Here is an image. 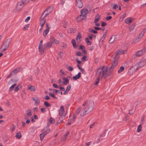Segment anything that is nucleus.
<instances>
[{
    "label": "nucleus",
    "instance_id": "nucleus-1",
    "mask_svg": "<svg viewBox=\"0 0 146 146\" xmlns=\"http://www.w3.org/2000/svg\"><path fill=\"white\" fill-rule=\"evenodd\" d=\"M82 106L84 107L81 111V115L82 116L89 113L93 110L94 106V102L92 100L85 101Z\"/></svg>",
    "mask_w": 146,
    "mask_h": 146
},
{
    "label": "nucleus",
    "instance_id": "nucleus-2",
    "mask_svg": "<svg viewBox=\"0 0 146 146\" xmlns=\"http://www.w3.org/2000/svg\"><path fill=\"white\" fill-rule=\"evenodd\" d=\"M108 71V68L105 66H101L99 68L96 73V76L98 77L102 78H105L107 76H110L111 74V71Z\"/></svg>",
    "mask_w": 146,
    "mask_h": 146
},
{
    "label": "nucleus",
    "instance_id": "nucleus-3",
    "mask_svg": "<svg viewBox=\"0 0 146 146\" xmlns=\"http://www.w3.org/2000/svg\"><path fill=\"white\" fill-rule=\"evenodd\" d=\"M25 4V3L23 1L18 2L14 10V12L15 13L19 12L23 8Z\"/></svg>",
    "mask_w": 146,
    "mask_h": 146
},
{
    "label": "nucleus",
    "instance_id": "nucleus-4",
    "mask_svg": "<svg viewBox=\"0 0 146 146\" xmlns=\"http://www.w3.org/2000/svg\"><path fill=\"white\" fill-rule=\"evenodd\" d=\"M22 69V68L21 67H19L13 70L10 72L9 74L7 76V78L8 79L14 76L18 72H19Z\"/></svg>",
    "mask_w": 146,
    "mask_h": 146
},
{
    "label": "nucleus",
    "instance_id": "nucleus-5",
    "mask_svg": "<svg viewBox=\"0 0 146 146\" xmlns=\"http://www.w3.org/2000/svg\"><path fill=\"white\" fill-rule=\"evenodd\" d=\"M52 44L51 42H47L45 43L43 46L41 47V54H43L44 51L47 48H50L52 47Z\"/></svg>",
    "mask_w": 146,
    "mask_h": 146
},
{
    "label": "nucleus",
    "instance_id": "nucleus-6",
    "mask_svg": "<svg viewBox=\"0 0 146 146\" xmlns=\"http://www.w3.org/2000/svg\"><path fill=\"white\" fill-rule=\"evenodd\" d=\"M145 49L144 48L137 51L135 54L133 55V58L135 59L137 57L141 56L143 54V51L145 52Z\"/></svg>",
    "mask_w": 146,
    "mask_h": 146
},
{
    "label": "nucleus",
    "instance_id": "nucleus-7",
    "mask_svg": "<svg viewBox=\"0 0 146 146\" xmlns=\"http://www.w3.org/2000/svg\"><path fill=\"white\" fill-rule=\"evenodd\" d=\"M9 42H8L7 40L6 42L3 43V45L0 48V49H1V51L3 52L5 51L9 47Z\"/></svg>",
    "mask_w": 146,
    "mask_h": 146
},
{
    "label": "nucleus",
    "instance_id": "nucleus-8",
    "mask_svg": "<svg viewBox=\"0 0 146 146\" xmlns=\"http://www.w3.org/2000/svg\"><path fill=\"white\" fill-rule=\"evenodd\" d=\"M146 60L145 59L141 60L135 66L136 68H138V70L139 68H141L144 66Z\"/></svg>",
    "mask_w": 146,
    "mask_h": 146
},
{
    "label": "nucleus",
    "instance_id": "nucleus-9",
    "mask_svg": "<svg viewBox=\"0 0 146 146\" xmlns=\"http://www.w3.org/2000/svg\"><path fill=\"white\" fill-rule=\"evenodd\" d=\"M135 27V25L133 24L128 27V29L131 34H133L136 32V29Z\"/></svg>",
    "mask_w": 146,
    "mask_h": 146
},
{
    "label": "nucleus",
    "instance_id": "nucleus-10",
    "mask_svg": "<svg viewBox=\"0 0 146 146\" xmlns=\"http://www.w3.org/2000/svg\"><path fill=\"white\" fill-rule=\"evenodd\" d=\"M138 70V68H136L134 65L133 67L130 68L128 71V73L129 75H132Z\"/></svg>",
    "mask_w": 146,
    "mask_h": 146
},
{
    "label": "nucleus",
    "instance_id": "nucleus-11",
    "mask_svg": "<svg viewBox=\"0 0 146 146\" xmlns=\"http://www.w3.org/2000/svg\"><path fill=\"white\" fill-rule=\"evenodd\" d=\"M88 12V10L87 9H83L81 11L80 13L81 15H82V19H85L86 18V16L87 15Z\"/></svg>",
    "mask_w": 146,
    "mask_h": 146
},
{
    "label": "nucleus",
    "instance_id": "nucleus-12",
    "mask_svg": "<svg viewBox=\"0 0 146 146\" xmlns=\"http://www.w3.org/2000/svg\"><path fill=\"white\" fill-rule=\"evenodd\" d=\"M117 61L116 60H114L113 62L112 63V65L111 67L109 69V71L111 72V74L113 72V69L115 68L117 66Z\"/></svg>",
    "mask_w": 146,
    "mask_h": 146
},
{
    "label": "nucleus",
    "instance_id": "nucleus-13",
    "mask_svg": "<svg viewBox=\"0 0 146 146\" xmlns=\"http://www.w3.org/2000/svg\"><path fill=\"white\" fill-rule=\"evenodd\" d=\"M143 35L144 34H143L141 32L137 36V37L136 38V39L132 42V43L133 44L138 41L143 37Z\"/></svg>",
    "mask_w": 146,
    "mask_h": 146
},
{
    "label": "nucleus",
    "instance_id": "nucleus-14",
    "mask_svg": "<svg viewBox=\"0 0 146 146\" xmlns=\"http://www.w3.org/2000/svg\"><path fill=\"white\" fill-rule=\"evenodd\" d=\"M76 6L79 8H82L83 4L81 0H76Z\"/></svg>",
    "mask_w": 146,
    "mask_h": 146
},
{
    "label": "nucleus",
    "instance_id": "nucleus-15",
    "mask_svg": "<svg viewBox=\"0 0 146 146\" xmlns=\"http://www.w3.org/2000/svg\"><path fill=\"white\" fill-rule=\"evenodd\" d=\"M48 26L49 25L48 23H46V29L43 32V35L44 37L46 36L49 31L50 27H49Z\"/></svg>",
    "mask_w": 146,
    "mask_h": 146
},
{
    "label": "nucleus",
    "instance_id": "nucleus-16",
    "mask_svg": "<svg viewBox=\"0 0 146 146\" xmlns=\"http://www.w3.org/2000/svg\"><path fill=\"white\" fill-rule=\"evenodd\" d=\"M117 36L115 35H112L110 38V40L109 41V43L112 44L113 43V41L116 38Z\"/></svg>",
    "mask_w": 146,
    "mask_h": 146
},
{
    "label": "nucleus",
    "instance_id": "nucleus-17",
    "mask_svg": "<svg viewBox=\"0 0 146 146\" xmlns=\"http://www.w3.org/2000/svg\"><path fill=\"white\" fill-rule=\"evenodd\" d=\"M51 42L52 44L54 42L56 44H59V41L56 40L53 36H51L50 37Z\"/></svg>",
    "mask_w": 146,
    "mask_h": 146
},
{
    "label": "nucleus",
    "instance_id": "nucleus-18",
    "mask_svg": "<svg viewBox=\"0 0 146 146\" xmlns=\"http://www.w3.org/2000/svg\"><path fill=\"white\" fill-rule=\"evenodd\" d=\"M133 21V18H128L125 20V23L126 24L131 23Z\"/></svg>",
    "mask_w": 146,
    "mask_h": 146
},
{
    "label": "nucleus",
    "instance_id": "nucleus-19",
    "mask_svg": "<svg viewBox=\"0 0 146 146\" xmlns=\"http://www.w3.org/2000/svg\"><path fill=\"white\" fill-rule=\"evenodd\" d=\"M59 111V115L62 116L64 112V108L63 106H61Z\"/></svg>",
    "mask_w": 146,
    "mask_h": 146
},
{
    "label": "nucleus",
    "instance_id": "nucleus-20",
    "mask_svg": "<svg viewBox=\"0 0 146 146\" xmlns=\"http://www.w3.org/2000/svg\"><path fill=\"white\" fill-rule=\"evenodd\" d=\"M82 39V36L81 34L80 33H79L76 37V40L77 42H79Z\"/></svg>",
    "mask_w": 146,
    "mask_h": 146
},
{
    "label": "nucleus",
    "instance_id": "nucleus-21",
    "mask_svg": "<svg viewBox=\"0 0 146 146\" xmlns=\"http://www.w3.org/2000/svg\"><path fill=\"white\" fill-rule=\"evenodd\" d=\"M33 101H35V104L36 106L38 105L40 103V100L39 99L37 98L34 97L33 98Z\"/></svg>",
    "mask_w": 146,
    "mask_h": 146
},
{
    "label": "nucleus",
    "instance_id": "nucleus-22",
    "mask_svg": "<svg viewBox=\"0 0 146 146\" xmlns=\"http://www.w3.org/2000/svg\"><path fill=\"white\" fill-rule=\"evenodd\" d=\"M28 90H30L31 91L34 92L35 90V88L34 86H29L27 87Z\"/></svg>",
    "mask_w": 146,
    "mask_h": 146
},
{
    "label": "nucleus",
    "instance_id": "nucleus-23",
    "mask_svg": "<svg viewBox=\"0 0 146 146\" xmlns=\"http://www.w3.org/2000/svg\"><path fill=\"white\" fill-rule=\"evenodd\" d=\"M100 19V17L99 14H97L96 16L95 20L94 21V23H96L98 22Z\"/></svg>",
    "mask_w": 146,
    "mask_h": 146
},
{
    "label": "nucleus",
    "instance_id": "nucleus-24",
    "mask_svg": "<svg viewBox=\"0 0 146 146\" xmlns=\"http://www.w3.org/2000/svg\"><path fill=\"white\" fill-rule=\"evenodd\" d=\"M81 73L79 72L78 74L73 77V79L74 80H77L81 76Z\"/></svg>",
    "mask_w": 146,
    "mask_h": 146
},
{
    "label": "nucleus",
    "instance_id": "nucleus-25",
    "mask_svg": "<svg viewBox=\"0 0 146 146\" xmlns=\"http://www.w3.org/2000/svg\"><path fill=\"white\" fill-rule=\"evenodd\" d=\"M62 79L64 81L62 82L63 84L67 85L69 83V81L67 78L65 77H64L62 78Z\"/></svg>",
    "mask_w": 146,
    "mask_h": 146
},
{
    "label": "nucleus",
    "instance_id": "nucleus-26",
    "mask_svg": "<svg viewBox=\"0 0 146 146\" xmlns=\"http://www.w3.org/2000/svg\"><path fill=\"white\" fill-rule=\"evenodd\" d=\"M52 11V10L50 8H48L43 12V14H44L45 13H48L49 15Z\"/></svg>",
    "mask_w": 146,
    "mask_h": 146
},
{
    "label": "nucleus",
    "instance_id": "nucleus-27",
    "mask_svg": "<svg viewBox=\"0 0 146 146\" xmlns=\"http://www.w3.org/2000/svg\"><path fill=\"white\" fill-rule=\"evenodd\" d=\"M48 13H45L44 14H43V12L42 13L40 18V19H44V18L46 17L47 15H48Z\"/></svg>",
    "mask_w": 146,
    "mask_h": 146
},
{
    "label": "nucleus",
    "instance_id": "nucleus-28",
    "mask_svg": "<svg viewBox=\"0 0 146 146\" xmlns=\"http://www.w3.org/2000/svg\"><path fill=\"white\" fill-rule=\"evenodd\" d=\"M65 68L70 71H72L73 70V68L70 66H68V65H66L65 66Z\"/></svg>",
    "mask_w": 146,
    "mask_h": 146
},
{
    "label": "nucleus",
    "instance_id": "nucleus-29",
    "mask_svg": "<svg viewBox=\"0 0 146 146\" xmlns=\"http://www.w3.org/2000/svg\"><path fill=\"white\" fill-rule=\"evenodd\" d=\"M69 134V132L68 131L67 132V133L64 135V137L61 139V141H64L66 140L67 138V136Z\"/></svg>",
    "mask_w": 146,
    "mask_h": 146
},
{
    "label": "nucleus",
    "instance_id": "nucleus-30",
    "mask_svg": "<svg viewBox=\"0 0 146 146\" xmlns=\"http://www.w3.org/2000/svg\"><path fill=\"white\" fill-rule=\"evenodd\" d=\"M39 20L40 21V25H41V27H42L43 25L45 22L46 19H40V18Z\"/></svg>",
    "mask_w": 146,
    "mask_h": 146
},
{
    "label": "nucleus",
    "instance_id": "nucleus-31",
    "mask_svg": "<svg viewBox=\"0 0 146 146\" xmlns=\"http://www.w3.org/2000/svg\"><path fill=\"white\" fill-rule=\"evenodd\" d=\"M43 130H44L43 132L46 133V135L50 131V129L48 127L44 128Z\"/></svg>",
    "mask_w": 146,
    "mask_h": 146
},
{
    "label": "nucleus",
    "instance_id": "nucleus-32",
    "mask_svg": "<svg viewBox=\"0 0 146 146\" xmlns=\"http://www.w3.org/2000/svg\"><path fill=\"white\" fill-rule=\"evenodd\" d=\"M68 31L70 33H74L76 31V29L75 28H70L69 29H68Z\"/></svg>",
    "mask_w": 146,
    "mask_h": 146
},
{
    "label": "nucleus",
    "instance_id": "nucleus-33",
    "mask_svg": "<svg viewBox=\"0 0 146 146\" xmlns=\"http://www.w3.org/2000/svg\"><path fill=\"white\" fill-rule=\"evenodd\" d=\"M72 43L73 45V47L75 48H77V46L76 44L75 40L74 39H73L72 41Z\"/></svg>",
    "mask_w": 146,
    "mask_h": 146
},
{
    "label": "nucleus",
    "instance_id": "nucleus-34",
    "mask_svg": "<svg viewBox=\"0 0 146 146\" xmlns=\"http://www.w3.org/2000/svg\"><path fill=\"white\" fill-rule=\"evenodd\" d=\"M31 110L30 109H28L26 111L27 114V116L29 117L32 115V114L31 113Z\"/></svg>",
    "mask_w": 146,
    "mask_h": 146
},
{
    "label": "nucleus",
    "instance_id": "nucleus-35",
    "mask_svg": "<svg viewBox=\"0 0 146 146\" xmlns=\"http://www.w3.org/2000/svg\"><path fill=\"white\" fill-rule=\"evenodd\" d=\"M111 7H112L113 10H115L117 9L118 7V6L117 4H112L111 5Z\"/></svg>",
    "mask_w": 146,
    "mask_h": 146
},
{
    "label": "nucleus",
    "instance_id": "nucleus-36",
    "mask_svg": "<svg viewBox=\"0 0 146 146\" xmlns=\"http://www.w3.org/2000/svg\"><path fill=\"white\" fill-rule=\"evenodd\" d=\"M43 41L42 40H41L40 42L39 45L38 46V49L39 50V52L41 53V46H42V43Z\"/></svg>",
    "mask_w": 146,
    "mask_h": 146
},
{
    "label": "nucleus",
    "instance_id": "nucleus-37",
    "mask_svg": "<svg viewBox=\"0 0 146 146\" xmlns=\"http://www.w3.org/2000/svg\"><path fill=\"white\" fill-rule=\"evenodd\" d=\"M46 135V133H44L43 132L41 133L40 135V139L41 140H42L43 139L44 137Z\"/></svg>",
    "mask_w": 146,
    "mask_h": 146
},
{
    "label": "nucleus",
    "instance_id": "nucleus-38",
    "mask_svg": "<svg viewBox=\"0 0 146 146\" xmlns=\"http://www.w3.org/2000/svg\"><path fill=\"white\" fill-rule=\"evenodd\" d=\"M63 120V118L62 117H61L59 118L58 121L56 122V125L59 124L61 123Z\"/></svg>",
    "mask_w": 146,
    "mask_h": 146
},
{
    "label": "nucleus",
    "instance_id": "nucleus-39",
    "mask_svg": "<svg viewBox=\"0 0 146 146\" xmlns=\"http://www.w3.org/2000/svg\"><path fill=\"white\" fill-rule=\"evenodd\" d=\"M124 67L123 66H121L119 68L118 71V72L120 73L124 71Z\"/></svg>",
    "mask_w": 146,
    "mask_h": 146
},
{
    "label": "nucleus",
    "instance_id": "nucleus-40",
    "mask_svg": "<svg viewBox=\"0 0 146 146\" xmlns=\"http://www.w3.org/2000/svg\"><path fill=\"white\" fill-rule=\"evenodd\" d=\"M17 84L15 83L13 84L10 87L9 89V91L10 92L12 91L13 89V88L16 86Z\"/></svg>",
    "mask_w": 146,
    "mask_h": 146
},
{
    "label": "nucleus",
    "instance_id": "nucleus-41",
    "mask_svg": "<svg viewBox=\"0 0 146 146\" xmlns=\"http://www.w3.org/2000/svg\"><path fill=\"white\" fill-rule=\"evenodd\" d=\"M88 31L90 32H91L94 34H97L98 33L97 31L90 28L88 29Z\"/></svg>",
    "mask_w": 146,
    "mask_h": 146
},
{
    "label": "nucleus",
    "instance_id": "nucleus-42",
    "mask_svg": "<svg viewBox=\"0 0 146 146\" xmlns=\"http://www.w3.org/2000/svg\"><path fill=\"white\" fill-rule=\"evenodd\" d=\"M21 134L19 132L17 133L15 135L16 137L19 139L21 137Z\"/></svg>",
    "mask_w": 146,
    "mask_h": 146
},
{
    "label": "nucleus",
    "instance_id": "nucleus-43",
    "mask_svg": "<svg viewBox=\"0 0 146 146\" xmlns=\"http://www.w3.org/2000/svg\"><path fill=\"white\" fill-rule=\"evenodd\" d=\"M126 16V14L125 13H124L120 17V20L121 21L123 20L124 19L125 17Z\"/></svg>",
    "mask_w": 146,
    "mask_h": 146
},
{
    "label": "nucleus",
    "instance_id": "nucleus-44",
    "mask_svg": "<svg viewBox=\"0 0 146 146\" xmlns=\"http://www.w3.org/2000/svg\"><path fill=\"white\" fill-rule=\"evenodd\" d=\"M85 41L87 43V45H90L92 43L90 42L89 39L88 38H85Z\"/></svg>",
    "mask_w": 146,
    "mask_h": 146
},
{
    "label": "nucleus",
    "instance_id": "nucleus-45",
    "mask_svg": "<svg viewBox=\"0 0 146 146\" xmlns=\"http://www.w3.org/2000/svg\"><path fill=\"white\" fill-rule=\"evenodd\" d=\"M44 105L47 107H50L51 106L50 104L46 101L44 102Z\"/></svg>",
    "mask_w": 146,
    "mask_h": 146
},
{
    "label": "nucleus",
    "instance_id": "nucleus-46",
    "mask_svg": "<svg viewBox=\"0 0 146 146\" xmlns=\"http://www.w3.org/2000/svg\"><path fill=\"white\" fill-rule=\"evenodd\" d=\"M50 119H49V123L51 124H52L54 123L55 121V120L52 117H50Z\"/></svg>",
    "mask_w": 146,
    "mask_h": 146
},
{
    "label": "nucleus",
    "instance_id": "nucleus-47",
    "mask_svg": "<svg viewBox=\"0 0 146 146\" xmlns=\"http://www.w3.org/2000/svg\"><path fill=\"white\" fill-rule=\"evenodd\" d=\"M119 52V51H116L115 53V55H114L113 58H115L116 57L119 55H120Z\"/></svg>",
    "mask_w": 146,
    "mask_h": 146
},
{
    "label": "nucleus",
    "instance_id": "nucleus-48",
    "mask_svg": "<svg viewBox=\"0 0 146 146\" xmlns=\"http://www.w3.org/2000/svg\"><path fill=\"white\" fill-rule=\"evenodd\" d=\"M118 51L119 52V53L120 54H125L127 52V51L126 50H119Z\"/></svg>",
    "mask_w": 146,
    "mask_h": 146
},
{
    "label": "nucleus",
    "instance_id": "nucleus-49",
    "mask_svg": "<svg viewBox=\"0 0 146 146\" xmlns=\"http://www.w3.org/2000/svg\"><path fill=\"white\" fill-rule=\"evenodd\" d=\"M49 95L50 96L52 97L53 99H56L57 98L54 96V95L53 94H52V93H49Z\"/></svg>",
    "mask_w": 146,
    "mask_h": 146
},
{
    "label": "nucleus",
    "instance_id": "nucleus-50",
    "mask_svg": "<svg viewBox=\"0 0 146 146\" xmlns=\"http://www.w3.org/2000/svg\"><path fill=\"white\" fill-rule=\"evenodd\" d=\"M100 78L98 77V78H97L96 80L95 81V85H97L98 84V83L99 82V80H100Z\"/></svg>",
    "mask_w": 146,
    "mask_h": 146
},
{
    "label": "nucleus",
    "instance_id": "nucleus-51",
    "mask_svg": "<svg viewBox=\"0 0 146 146\" xmlns=\"http://www.w3.org/2000/svg\"><path fill=\"white\" fill-rule=\"evenodd\" d=\"M141 129V125H139L137 128V131L138 132H139Z\"/></svg>",
    "mask_w": 146,
    "mask_h": 146
},
{
    "label": "nucleus",
    "instance_id": "nucleus-52",
    "mask_svg": "<svg viewBox=\"0 0 146 146\" xmlns=\"http://www.w3.org/2000/svg\"><path fill=\"white\" fill-rule=\"evenodd\" d=\"M82 15H81H81L78 16L77 17V19L79 21H80L83 19H82Z\"/></svg>",
    "mask_w": 146,
    "mask_h": 146
},
{
    "label": "nucleus",
    "instance_id": "nucleus-53",
    "mask_svg": "<svg viewBox=\"0 0 146 146\" xmlns=\"http://www.w3.org/2000/svg\"><path fill=\"white\" fill-rule=\"evenodd\" d=\"M106 130H105L103 133L101 134L100 136V137H104L106 134Z\"/></svg>",
    "mask_w": 146,
    "mask_h": 146
},
{
    "label": "nucleus",
    "instance_id": "nucleus-54",
    "mask_svg": "<svg viewBox=\"0 0 146 146\" xmlns=\"http://www.w3.org/2000/svg\"><path fill=\"white\" fill-rule=\"evenodd\" d=\"M63 55V52H59L58 54V56L60 58H62Z\"/></svg>",
    "mask_w": 146,
    "mask_h": 146
},
{
    "label": "nucleus",
    "instance_id": "nucleus-55",
    "mask_svg": "<svg viewBox=\"0 0 146 146\" xmlns=\"http://www.w3.org/2000/svg\"><path fill=\"white\" fill-rule=\"evenodd\" d=\"M71 85H69L67 86L66 90L68 92L71 88Z\"/></svg>",
    "mask_w": 146,
    "mask_h": 146
},
{
    "label": "nucleus",
    "instance_id": "nucleus-56",
    "mask_svg": "<svg viewBox=\"0 0 146 146\" xmlns=\"http://www.w3.org/2000/svg\"><path fill=\"white\" fill-rule=\"evenodd\" d=\"M76 55L78 56H81L82 55V54L81 52L79 51L76 53Z\"/></svg>",
    "mask_w": 146,
    "mask_h": 146
},
{
    "label": "nucleus",
    "instance_id": "nucleus-57",
    "mask_svg": "<svg viewBox=\"0 0 146 146\" xmlns=\"http://www.w3.org/2000/svg\"><path fill=\"white\" fill-rule=\"evenodd\" d=\"M106 36L103 35L101 37L100 39V41L102 42H103Z\"/></svg>",
    "mask_w": 146,
    "mask_h": 146
},
{
    "label": "nucleus",
    "instance_id": "nucleus-58",
    "mask_svg": "<svg viewBox=\"0 0 146 146\" xmlns=\"http://www.w3.org/2000/svg\"><path fill=\"white\" fill-rule=\"evenodd\" d=\"M82 109V108L81 109H80V108H78L76 111V112L77 114H79V113L81 111V110Z\"/></svg>",
    "mask_w": 146,
    "mask_h": 146
},
{
    "label": "nucleus",
    "instance_id": "nucleus-59",
    "mask_svg": "<svg viewBox=\"0 0 146 146\" xmlns=\"http://www.w3.org/2000/svg\"><path fill=\"white\" fill-rule=\"evenodd\" d=\"M85 48L84 46L82 45H80V46L79 49H81L82 50H84L83 49Z\"/></svg>",
    "mask_w": 146,
    "mask_h": 146
},
{
    "label": "nucleus",
    "instance_id": "nucleus-60",
    "mask_svg": "<svg viewBox=\"0 0 146 146\" xmlns=\"http://www.w3.org/2000/svg\"><path fill=\"white\" fill-rule=\"evenodd\" d=\"M77 66L78 67V69L80 70L81 71L83 72L84 71V69L82 68L79 65H77Z\"/></svg>",
    "mask_w": 146,
    "mask_h": 146
},
{
    "label": "nucleus",
    "instance_id": "nucleus-61",
    "mask_svg": "<svg viewBox=\"0 0 146 146\" xmlns=\"http://www.w3.org/2000/svg\"><path fill=\"white\" fill-rule=\"evenodd\" d=\"M94 35V34H91L90 35H89L88 37L89 39L90 40H92V37Z\"/></svg>",
    "mask_w": 146,
    "mask_h": 146
},
{
    "label": "nucleus",
    "instance_id": "nucleus-62",
    "mask_svg": "<svg viewBox=\"0 0 146 146\" xmlns=\"http://www.w3.org/2000/svg\"><path fill=\"white\" fill-rule=\"evenodd\" d=\"M29 27V25L28 24L26 25L23 28V29H26Z\"/></svg>",
    "mask_w": 146,
    "mask_h": 146
},
{
    "label": "nucleus",
    "instance_id": "nucleus-63",
    "mask_svg": "<svg viewBox=\"0 0 146 146\" xmlns=\"http://www.w3.org/2000/svg\"><path fill=\"white\" fill-rule=\"evenodd\" d=\"M102 26L104 27L107 25V24L106 23L104 22L103 21H102Z\"/></svg>",
    "mask_w": 146,
    "mask_h": 146
},
{
    "label": "nucleus",
    "instance_id": "nucleus-64",
    "mask_svg": "<svg viewBox=\"0 0 146 146\" xmlns=\"http://www.w3.org/2000/svg\"><path fill=\"white\" fill-rule=\"evenodd\" d=\"M40 110L42 112L44 113L46 109V108H41Z\"/></svg>",
    "mask_w": 146,
    "mask_h": 146
}]
</instances>
